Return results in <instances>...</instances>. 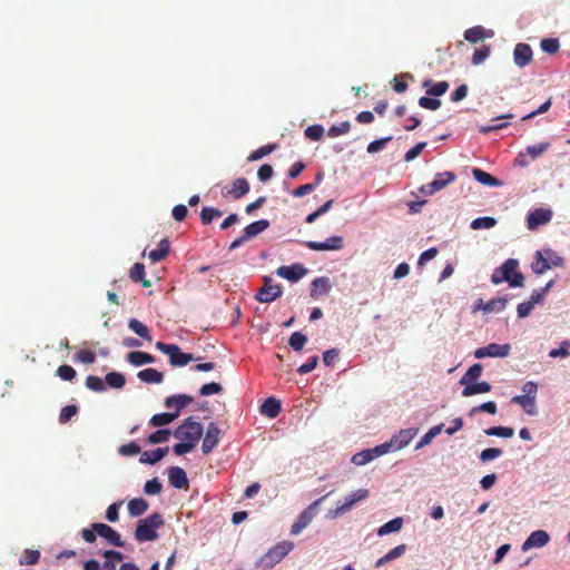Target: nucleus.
<instances>
[{"label": "nucleus", "mask_w": 570, "mask_h": 570, "mask_svg": "<svg viewBox=\"0 0 570 570\" xmlns=\"http://www.w3.org/2000/svg\"><path fill=\"white\" fill-rule=\"evenodd\" d=\"M94 530L98 535L105 538L110 544L122 548L125 546L120 534L106 523H94Z\"/></svg>", "instance_id": "obj_14"}, {"label": "nucleus", "mask_w": 570, "mask_h": 570, "mask_svg": "<svg viewBox=\"0 0 570 570\" xmlns=\"http://www.w3.org/2000/svg\"><path fill=\"white\" fill-rule=\"evenodd\" d=\"M165 521L159 512H154L137 523L135 539L138 542L154 541L158 538L157 530L164 525Z\"/></svg>", "instance_id": "obj_1"}, {"label": "nucleus", "mask_w": 570, "mask_h": 570, "mask_svg": "<svg viewBox=\"0 0 570 570\" xmlns=\"http://www.w3.org/2000/svg\"><path fill=\"white\" fill-rule=\"evenodd\" d=\"M563 258L554 252H537V258L532 262V271L535 274H543L552 266H562Z\"/></svg>", "instance_id": "obj_5"}, {"label": "nucleus", "mask_w": 570, "mask_h": 570, "mask_svg": "<svg viewBox=\"0 0 570 570\" xmlns=\"http://www.w3.org/2000/svg\"><path fill=\"white\" fill-rule=\"evenodd\" d=\"M368 497V490L358 489L352 492L348 497L345 498V501L342 505H338L334 511L333 515L338 517L346 512H348L357 502L365 500Z\"/></svg>", "instance_id": "obj_11"}, {"label": "nucleus", "mask_w": 570, "mask_h": 570, "mask_svg": "<svg viewBox=\"0 0 570 570\" xmlns=\"http://www.w3.org/2000/svg\"><path fill=\"white\" fill-rule=\"evenodd\" d=\"M540 47L544 52L554 55L559 50L560 43L557 38H544L541 40Z\"/></svg>", "instance_id": "obj_48"}, {"label": "nucleus", "mask_w": 570, "mask_h": 570, "mask_svg": "<svg viewBox=\"0 0 570 570\" xmlns=\"http://www.w3.org/2000/svg\"><path fill=\"white\" fill-rule=\"evenodd\" d=\"M550 540L549 534L543 530L533 531L522 544V550L527 551L531 548H541Z\"/></svg>", "instance_id": "obj_17"}, {"label": "nucleus", "mask_w": 570, "mask_h": 570, "mask_svg": "<svg viewBox=\"0 0 570 570\" xmlns=\"http://www.w3.org/2000/svg\"><path fill=\"white\" fill-rule=\"evenodd\" d=\"M323 135H324V128L321 125H312L305 129L306 138H308L313 141L320 140L323 137Z\"/></svg>", "instance_id": "obj_55"}, {"label": "nucleus", "mask_w": 570, "mask_h": 570, "mask_svg": "<svg viewBox=\"0 0 570 570\" xmlns=\"http://www.w3.org/2000/svg\"><path fill=\"white\" fill-rule=\"evenodd\" d=\"M472 175H473V178L482 185L491 186V187L501 185V183L495 177H493L491 174H489L480 168H474L472 170Z\"/></svg>", "instance_id": "obj_32"}, {"label": "nucleus", "mask_w": 570, "mask_h": 570, "mask_svg": "<svg viewBox=\"0 0 570 570\" xmlns=\"http://www.w3.org/2000/svg\"><path fill=\"white\" fill-rule=\"evenodd\" d=\"M406 551V544H400V546H396L395 548H393L391 551H389L385 556H383L382 558H380L376 563H375V567L376 568H380L382 567L383 564L392 561V560H395L400 557H402Z\"/></svg>", "instance_id": "obj_34"}, {"label": "nucleus", "mask_w": 570, "mask_h": 570, "mask_svg": "<svg viewBox=\"0 0 570 570\" xmlns=\"http://www.w3.org/2000/svg\"><path fill=\"white\" fill-rule=\"evenodd\" d=\"M498 407L497 403L493 401H488L485 403L480 404L479 406H474L470 411V416H473L476 412H487L491 415L497 414Z\"/></svg>", "instance_id": "obj_49"}, {"label": "nucleus", "mask_w": 570, "mask_h": 570, "mask_svg": "<svg viewBox=\"0 0 570 570\" xmlns=\"http://www.w3.org/2000/svg\"><path fill=\"white\" fill-rule=\"evenodd\" d=\"M330 494L331 492L322 497L321 499H317L299 514L297 521H295L291 528V533L293 535L299 534L302 530L305 529L312 522L313 518L315 517V508Z\"/></svg>", "instance_id": "obj_8"}, {"label": "nucleus", "mask_w": 570, "mask_h": 570, "mask_svg": "<svg viewBox=\"0 0 570 570\" xmlns=\"http://www.w3.org/2000/svg\"><path fill=\"white\" fill-rule=\"evenodd\" d=\"M128 327L141 338L151 342L149 328L146 325H144L140 321L136 318L129 320Z\"/></svg>", "instance_id": "obj_35"}, {"label": "nucleus", "mask_w": 570, "mask_h": 570, "mask_svg": "<svg viewBox=\"0 0 570 570\" xmlns=\"http://www.w3.org/2000/svg\"><path fill=\"white\" fill-rule=\"evenodd\" d=\"M127 361L134 366H141L144 364H149L155 361L154 356L149 353L141 351H134L128 353Z\"/></svg>", "instance_id": "obj_28"}, {"label": "nucleus", "mask_w": 570, "mask_h": 570, "mask_svg": "<svg viewBox=\"0 0 570 570\" xmlns=\"http://www.w3.org/2000/svg\"><path fill=\"white\" fill-rule=\"evenodd\" d=\"M570 341H563L559 348H553L549 352V356L552 358L568 357L570 355Z\"/></svg>", "instance_id": "obj_60"}, {"label": "nucleus", "mask_w": 570, "mask_h": 570, "mask_svg": "<svg viewBox=\"0 0 570 570\" xmlns=\"http://www.w3.org/2000/svg\"><path fill=\"white\" fill-rule=\"evenodd\" d=\"M220 430L216 423L212 422L208 424L205 436L203 439L202 451L204 454H208L219 442Z\"/></svg>", "instance_id": "obj_15"}, {"label": "nucleus", "mask_w": 570, "mask_h": 570, "mask_svg": "<svg viewBox=\"0 0 570 570\" xmlns=\"http://www.w3.org/2000/svg\"><path fill=\"white\" fill-rule=\"evenodd\" d=\"M261 413L269 419L276 417L281 411L282 405L281 402L275 397H268L261 405Z\"/></svg>", "instance_id": "obj_23"}, {"label": "nucleus", "mask_w": 570, "mask_h": 570, "mask_svg": "<svg viewBox=\"0 0 570 570\" xmlns=\"http://www.w3.org/2000/svg\"><path fill=\"white\" fill-rule=\"evenodd\" d=\"M170 436V431L167 429L157 430L148 436V442L150 444H158L163 442H167Z\"/></svg>", "instance_id": "obj_51"}, {"label": "nucleus", "mask_w": 570, "mask_h": 570, "mask_svg": "<svg viewBox=\"0 0 570 570\" xmlns=\"http://www.w3.org/2000/svg\"><path fill=\"white\" fill-rule=\"evenodd\" d=\"M264 285L255 294V299L261 303H271L279 298L283 294V288L279 284H274L273 278L264 276Z\"/></svg>", "instance_id": "obj_6"}, {"label": "nucleus", "mask_w": 570, "mask_h": 570, "mask_svg": "<svg viewBox=\"0 0 570 570\" xmlns=\"http://www.w3.org/2000/svg\"><path fill=\"white\" fill-rule=\"evenodd\" d=\"M332 282L328 277H316L312 282L311 297L318 298L322 295H326L332 291Z\"/></svg>", "instance_id": "obj_19"}, {"label": "nucleus", "mask_w": 570, "mask_h": 570, "mask_svg": "<svg viewBox=\"0 0 570 570\" xmlns=\"http://www.w3.org/2000/svg\"><path fill=\"white\" fill-rule=\"evenodd\" d=\"M137 377L145 383L160 384L164 380V374L156 368L148 367L139 371Z\"/></svg>", "instance_id": "obj_26"}, {"label": "nucleus", "mask_w": 570, "mask_h": 570, "mask_svg": "<svg viewBox=\"0 0 570 570\" xmlns=\"http://www.w3.org/2000/svg\"><path fill=\"white\" fill-rule=\"evenodd\" d=\"M157 350L169 356L171 366H185L189 362L196 360L193 354L184 353L176 344H166L163 342L156 343Z\"/></svg>", "instance_id": "obj_4"}, {"label": "nucleus", "mask_w": 570, "mask_h": 570, "mask_svg": "<svg viewBox=\"0 0 570 570\" xmlns=\"http://www.w3.org/2000/svg\"><path fill=\"white\" fill-rule=\"evenodd\" d=\"M497 224L493 217H479L471 223L473 229L492 228Z\"/></svg>", "instance_id": "obj_58"}, {"label": "nucleus", "mask_w": 570, "mask_h": 570, "mask_svg": "<svg viewBox=\"0 0 570 570\" xmlns=\"http://www.w3.org/2000/svg\"><path fill=\"white\" fill-rule=\"evenodd\" d=\"M533 52L528 43L520 42L514 47L513 60L518 67H525L532 61Z\"/></svg>", "instance_id": "obj_16"}, {"label": "nucleus", "mask_w": 570, "mask_h": 570, "mask_svg": "<svg viewBox=\"0 0 570 570\" xmlns=\"http://www.w3.org/2000/svg\"><path fill=\"white\" fill-rule=\"evenodd\" d=\"M269 222L267 219L256 220L244 228L243 235L236 238L228 249H235L240 246L245 240L256 237L258 234L267 229Z\"/></svg>", "instance_id": "obj_9"}, {"label": "nucleus", "mask_w": 570, "mask_h": 570, "mask_svg": "<svg viewBox=\"0 0 570 570\" xmlns=\"http://www.w3.org/2000/svg\"><path fill=\"white\" fill-rule=\"evenodd\" d=\"M294 548L292 541H282L271 548L259 560L265 568H273L281 562Z\"/></svg>", "instance_id": "obj_3"}, {"label": "nucleus", "mask_w": 570, "mask_h": 570, "mask_svg": "<svg viewBox=\"0 0 570 570\" xmlns=\"http://www.w3.org/2000/svg\"><path fill=\"white\" fill-rule=\"evenodd\" d=\"M550 147V142H541L538 145L529 146L525 149V153L530 156L532 160L541 156L543 153H546Z\"/></svg>", "instance_id": "obj_50"}, {"label": "nucleus", "mask_w": 570, "mask_h": 570, "mask_svg": "<svg viewBox=\"0 0 570 570\" xmlns=\"http://www.w3.org/2000/svg\"><path fill=\"white\" fill-rule=\"evenodd\" d=\"M312 249H341L343 247V239L340 236H333L322 243H309Z\"/></svg>", "instance_id": "obj_30"}, {"label": "nucleus", "mask_w": 570, "mask_h": 570, "mask_svg": "<svg viewBox=\"0 0 570 570\" xmlns=\"http://www.w3.org/2000/svg\"><path fill=\"white\" fill-rule=\"evenodd\" d=\"M443 429V424H439V425H435V426H432L422 438H421V441L419 442L416 448H421L428 443H430L436 435H439L441 433Z\"/></svg>", "instance_id": "obj_52"}, {"label": "nucleus", "mask_w": 570, "mask_h": 570, "mask_svg": "<svg viewBox=\"0 0 570 570\" xmlns=\"http://www.w3.org/2000/svg\"><path fill=\"white\" fill-rule=\"evenodd\" d=\"M306 268L301 264H293L291 266H279L276 269V275L289 282H297L306 275Z\"/></svg>", "instance_id": "obj_13"}, {"label": "nucleus", "mask_w": 570, "mask_h": 570, "mask_svg": "<svg viewBox=\"0 0 570 570\" xmlns=\"http://www.w3.org/2000/svg\"><path fill=\"white\" fill-rule=\"evenodd\" d=\"M276 148H277L276 144H268V145L262 146L258 149L252 151L247 159H248V161L259 160L261 158L273 153Z\"/></svg>", "instance_id": "obj_42"}, {"label": "nucleus", "mask_w": 570, "mask_h": 570, "mask_svg": "<svg viewBox=\"0 0 570 570\" xmlns=\"http://www.w3.org/2000/svg\"><path fill=\"white\" fill-rule=\"evenodd\" d=\"M75 360L80 363L92 364L96 362V354L90 350H80L75 354Z\"/></svg>", "instance_id": "obj_57"}, {"label": "nucleus", "mask_w": 570, "mask_h": 570, "mask_svg": "<svg viewBox=\"0 0 570 570\" xmlns=\"http://www.w3.org/2000/svg\"><path fill=\"white\" fill-rule=\"evenodd\" d=\"M306 342V335L302 334L301 332H294L289 337L288 344L294 351L299 352L303 350Z\"/></svg>", "instance_id": "obj_46"}, {"label": "nucleus", "mask_w": 570, "mask_h": 570, "mask_svg": "<svg viewBox=\"0 0 570 570\" xmlns=\"http://www.w3.org/2000/svg\"><path fill=\"white\" fill-rule=\"evenodd\" d=\"M161 488L163 485L159 482V480L157 478H154L145 483L144 491L148 495H155L161 491Z\"/></svg>", "instance_id": "obj_62"}, {"label": "nucleus", "mask_w": 570, "mask_h": 570, "mask_svg": "<svg viewBox=\"0 0 570 570\" xmlns=\"http://www.w3.org/2000/svg\"><path fill=\"white\" fill-rule=\"evenodd\" d=\"M489 46H482L481 48L475 49L472 56V63L475 66L482 63L489 57Z\"/></svg>", "instance_id": "obj_61"}, {"label": "nucleus", "mask_w": 570, "mask_h": 570, "mask_svg": "<svg viewBox=\"0 0 570 570\" xmlns=\"http://www.w3.org/2000/svg\"><path fill=\"white\" fill-rule=\"evenodd\" d=\"M86 386L94 392H104L106 390L105 381L96 375H88L86 377Z\"/></svg>", "instance_id": "obj_47"}, {"label": "nucleus", "mask_w": 570, "mask_h": 570, "mask_svg": "<svg viewBox=\"0 0 570 570\" xmlns=\"http://www.w3.org/2000/svg\"><path fill=\"white\" fill-rule=\"evenodd\" d=\"M392 139H393V137H392V136H387V137H384V138H381V139H376V140H374V141L370 142V144L367 145L366 150H367V153H368V154H375V153H379V151H381L382 149H384V147L386 146V144H387L389 141H391Z\"/></svg>", "instance_id": "obj_54"}, {"label": "nucleus", "mask_w": 570, "mask_h": 570, "mask_svg": "<svg viewBox=\"0 0 570 570\" xmlns=\"http://www.w3.org/2000/svg\"><path fill=\"white\" fill-rule=\"evenodd\" d=\"M455 178L456 176L453 171L438 173L431 183L421 186L420 191L426 196H432L453 183Z\"/></svg>", "instance_id": "obj_7"}, {"label": "nucleus", "mask_w": 570, "mask_h": 570, "mask_svg": "<svg viewBox=\"0 0 570 570\" xmlns=\"http://www.w3.org/2000/svg\"><path fill=\"white\" fill-rule=\"evenodd\" d=\"M105 384L111 389H122L126 384L125 375L119 372H110L105 377Z\"/></svg>", "instance_id": "obj_39"}, {"label": "nucleus", "mask_w": 570, "mask_h": 570, "mask_svg": "<svg viewBox=\"0 0 570 570\" xmlns=\"http://www.w3.org/2000/svg\"><path fill=\"white\" fill-rule=\"evenodd\" d=\"M351 130V122L350 121H343L340 125H333L330 129L327 135L332 138L338 137L341 135L347 134Z\"/></svg>", "instance_id": "obj_53"}, {"label": "nucleus", "mask_w": 570, "mask_h": 570, "mask_svg": "<svg viewBox=\"0 0 570 570\" xmlns=\"http://www.w3.org/2000/svg\"><path fill=\"white\" fill-rule=\"evenodd\" d=\"M39 559H40V551L39 550L26 549L23 551V554L19 559V563L21 566H23V564L33 566V564L39 562Z\"/></svg>", "instance_id": "obj_43"}, {"label": "nucleus", "mask_w": 570, "mask_h": 570, "mask_svg": "<svg viewBox=\"0 0 570 570\" xmlns=\"http://www.w3.org/2000/svg\"><path fill=\"white\" fill-rule=\"evenodd\" d=\"M130 278L135 283H141L144 287H150L151 283L149 279L145 278V265L141 263H135L130 268Z\"/></svg>", "instance_id": "obj_29"}, {"label": "nucleus", "mask_w": 570, "mask_h": 570, "mask_svg": "<svg viewBox=\"0 0 570 570\" xmlns=\"http://www.w3.org/2000/svg\"><path fill=\"white\" fill-rule=\"evenodd\" d=\"M249 191V183L245 178H237L233 181L232 187L226 190L225 196L239 199Z\"/></svg>", "instance_id": "obj_21"}, {"label": "nucleus", "mask_w": 570, "mask_h": 570, "mask_svg": "<svg viewBox=\"0 0 570 570\" xmlns=\"http://www.w3.org/2000/svg\"><path fill=\"white\" fill-rule=\"evenodd\" d=\"M118 452L121 455L131 456V455L139 454L141 452V449L136 442H129L127 444H122L118 449Z\"/></svg>", "instance_id": "obj_59"}, {"label": "nucleus", "mask_w": 570, "mask_h": 570, "mask_svg": "<svg viewBox=\"0 0 570 570\" xmlns=\"http://www.w3.org/2000/svg\"><path fill=\"white\" fill-rule=\"evenodd\" d=\"M203 434V425L194 421L193 417L186 419L174 432V436L183 440L188 441L190 443H196L202 438Z\"/></svg>", "instance_id": "obj_2"}, {"label": "nucleus", "mask_w": 570, "mask_h": 570, "mask_svg": "<svg viewBox=\"0 0 570 570\" xmlns=\"http://www.w3.org/2000/svg\"><path fill=\"white\" fill-rule=\"evenodd\" d=\"M518 262L515 259H508L501 267L500 273L505 275L511 287H519L523 285V275L518 272Z\"/></svg>", "instance_id": "obj_10"}, {"label": "nucleus", "mask_w": 570, "mask_h": 570, "mask_svg": "<svg viewBox=\"0 0 570 570\" xmlns=\"http://www.w3.org/2000/svg\"><path fill=\"white\" fill-rule=\"evenodd\" d=\"M193 401H194V399L190 395L177 394V395L168 396L165 400V406L168 409L174 407L176 410L174 413L179 414L180 410H183L185 406L190 404Z\"/></svg>", "instance_id": "obj_22"}, {"label": "nucleus", "mask_w": 570, "mask_h": 570, "mask_svg": "<svg viewBox=\"0 0 570 570\" xmlns=\"http://www.w3.org/2000/svg\"><path fill=\"white\" fill-rule=\"evenodd\" d=\"M76 371L70 365H60L57 370V375L63 381H71L76 377Z\"/></svg>", "instance_id": "obj_63"}, {"label": "nucleus", "mask_w": 570, "mask_h": 570, "mask_svg": "<svg viewBox=\"0 0 570 570\" xmlns=\"http://www.w3.org/2000/svg\"><path fill=\"white\" fill-rule=\"evenodd\" d=\"M489 436L511 438L514 434V430L508 426H492L484 431Z\"/></svg>", "instance_id": "obj_45"}, {"label": "nucleus", "mask_w": 570, "mask_h": 570, "mask_svg": "<svg viewBox=\"0 0 570 570\" xmlns=\"http://www.w3.org/2000/svg\"><path fill=\"white\" fill-rule=\"evenodd\" d=\"M485 36V30L482 26H475L464 31V39L471 43H476Z\"/></svg>", "instance_id": "obj_41"}, {"label": "nucleus", "mask_w": 570, "mask_h": 570, "mask_svg": "<svg viewBox=\"0 0 570 570\" xmlns=\"http://www.w3.org/2000/svg\"><path fill=\"white\" fill-rule=\"evenodd\" d=\"M78 413V406L76 405H66L61 409L59 414V422L65 424L71 420Z\"/></svg>", "instance_id": "obj_56"}, {"label": "nucleus", "mask_w": 570, "mask_h": 570, "mask_svg": "<svg viewBox=\"0 0 570 570\" xmlns=\"http://www.w3.org/2000/svg\"><path fill=\"white\" fill-rule=\"evenodd\" d=\"M403 525V519L402 518H395L393 520H390L389 522L384 523L380 529L377 530V534L380 537L386 535L392 532H397L402 529Z\"/></svg>", "instance_id": "obj_37"}, {"label": "nucleus", "mask_w": 570, "mask_h": 570, "mask_svg": "<svg viewBox=\"0 0 570 570\" xmlns=\"http://www.w3.org/2000/svg\"><path fill=\"white\" fill-rule=\"evenodd\" d=\"M223 215V213L214 207H203L200 212L202 223L205 225L210 224L215 218H218Z\"/></svg>", "instance_id": "obj_44"}, {"label": "nucleus", "mask_w": 570, "mask_h": 570, "mask_svg": "<svg viewBox=\"0 0 570 570\" xmlns=\"http://www.w3.org/2000/svg\"><path fill=\"white\" fill-rule=\"evenodd\" d=\"M491 389H492L491 384L485 381L473 382V383L464 386V389L462 390V395L464 397H469V396H472L475 394L489 393L491 391Z\"/></svg>", "instance_id": "obj_25"}, {"label": "nucleus", "mask_w": 570, "mask_h": 570, "mask_svg": "<svg viewBox=\"0 0 570 570\" xmlns=\"http://www.w3.org/2000/svg\"><path fill=\"white\" fill-rule=\"evenodd\" d=\"M419 106L424 109L436 110L441 106V100L438 98L421 97L419 99Z\"/></svg>", "instance_id": "obj_64"}, {"label": "nucleus", "mask_w": 570, "mask_h": 570, "mask_svg": "<svg viewBox=\"0 0 570 570\" xmlns=\"http://www.w3.org/2000/svg\"><path fill=\"white\" fill-rule=\"evenodd\" d=\"M414 436L415 432L412 429L401 430L387 443L391 444L392 451H397L405 448Z\"/></svg>", "instance_id": "obj_18"}, {"label": "nucleus", "mask_w": 570, "mask_h": 570, "mask_svg": "<svg viewBox=\"0 0 570 570\" xmlns=\"http://www.w3.org/2000/svg\"><path fill=\"white\" fill-rule=\"evenodd\" d=\"M148 502L142 498L132 499L128 502V512L131 517H140L148 510Z\"/></svg>", "instance_id": "obj_33"}, {"label": "nucleus", "mask_w": 570, "mask_h": 570, "mask_svg": "<svg viewBox=\"0 0 570 570\" xmlns=\"http://www.w3.org/2000/svg\"><path fill=\"white\" fill-rule=\"evenodd\" d=\"M178 417V413H158L151 416L149 423L153 426H164Z\"/></svg>", "instance_id": "obj_40"}, {"label": "nucleus", "mask_w": 570, "mask_h": 570, "mask_svg": "<svg viewBox=\"0 0 570 570\" xmlns=\"http://www.w3.org/2000/svg\"><path fill=\"white\" fill-rule=\"evenodd\" d=\"M169 483L176 489H185L188 487L186 472L179 466H171L168 470Z\"/></svg>", "instance_id": "obj_20"}, {"label": "nucleus", "mask_w": 570, "mask_h": 570, "mask_svg": "<svg viewBox=\"0 0 570 570\" xmlns=\"http://www.w3.org/2000/svg\"><path fill=\"white\" fill-rule=\"evenodd\" d=\"M423 87H430L426 90V94L434 97H440L444 95L449 89V82L448 81H439L435 85L431 86V80H425L423 82Z\"/></svg>", "instance_id": "obj_38"}, {"label": "nucleus", "mask_w": 570, "mask_h": 570, "mask_svg": "<svg viewBox=\"0 0 570 570\" xmlns=\"http://www.w3.org/2000/svg\"><path fill=\"white\" fill-rule=\"evenodd\" d=\"M169 451V448H158L153 451H145L140 455V463L144 464H156L158 461H160L164 456L167 455Z\"/></svg>", "instance_id": "obj_24"}, {"label": "nucleus", "mask_w": 570, "mask_h": 570, "mask_svg": "<svg viewBox=\"0 0 570 570\" xmlns=\"http://www.w3.org/2000/svg\"><path fill=\"white\" fill-rule=\"evenodd\" d=\"M552 218V210L549 208H537L529 213L527 217L528 228L533 230L541 225L549 223Z\"/></svg>", "instance_id": "obj_12"}, {"label": "nucleus", "mask_w": 570, "mask_h": 570, "mask_svg": "<svg viewBox=\"0 0 570 570\" xmlns=\"http://www.w3.org/2000/svg\"><path fill=\"white\" fill-rule=\"evenodd\" d=\"M512 403L519 404L523 411L529 415H537V405L534 397H528L522 395H515L511 399Z\"/></svg>", "instance_id": "obj_27"}, {"label": "nucleus", "mask_w": 570, "mask_h": 570, "mask_svg": "<svg viewBox=\"0 0 570 570\" xmlns=\"http://www.w3.org/2000/svg\"><path fill=\"white\" fill-rule=\"evenodd\" d=\"M487 347V353H488V356L490 357H505L509 355L510 353V345L509 344H495V343H491L489 345L485 346Z\"/></svg>", "instance_id": "obj_36"}, {"label": "nucleus", "mask_w": 570, "mask_h": 570, "mask_svg": "<svg viewBox=\"0 0 570 570\" xmlns=\"http://www.w3.org/2000/svg\"><path fill=\"white\" fill-rule=\"evenodd\" d=\"M483 367L480 363H475L469 367L464 375L460 379V384L466 386L475 382L482 374Z\"/></svg>", "instance_id": "obj_31"}]
</instances>
